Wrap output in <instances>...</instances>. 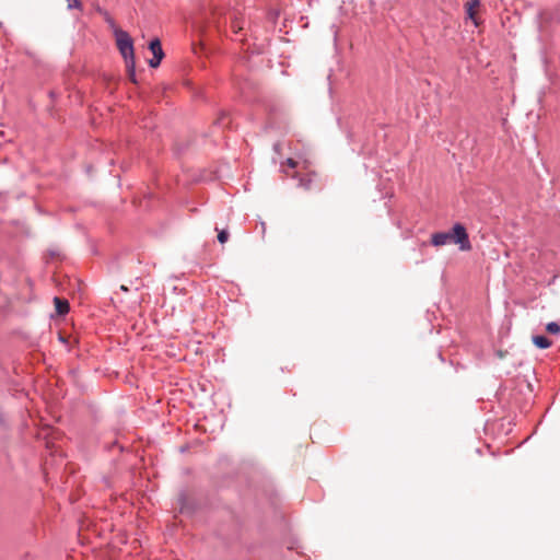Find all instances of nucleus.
<instances>
[{
    "instance_id": "7",
    "label": "nucleus",
    "mask_w": 560,
    "mask_h": 560,
    "mask_svg": "<svg viewBox=\"0 0 560 560\" xmlns=\"http://www.w3.org/2000/svg\"><path fill=\"white\" fill-rule=\"evenodd\" d=\"M533 342L536 347L540 349H547L551 346V341L545 336H534Z\"/></svg>"
},
{
    "instance_id": "5",
    "label": "nucleus",
    "mask_w": 560,
    "mask_h": 560,
    "mask_svg": "<svg viewBox=\"0 0 560 560\" xmlns=\"http://www.w3.org/2000/svg\"><path fill=\"white\" fill-rule=\"evenodd\" d=\"M451 233H435L432 235L431 242L434 246H443L451 242Z\"/></svg>"
},
{
    "instance_id": "1",
    "label": "nucleus",
    "mask_w": 560,
    "mask_h": 560,
    "mask_svg": "<svg viewBox=\"0 0 560 560\" xmlns=\"http://www.w3.org/2000/svg\"><path fill=\"white\" fill-rule=\"evenodd\" d=\"M115 36H116L117 47L126 61L130 79L133 82H136V80H135V54H133L132 39L127 32L119 30V28L115 30Z\"/></svg>"
},
{
    "instance_id": "9",
    "label": "nucleus",
    "mask_w": 560,
    "mask_h": 560,
    "mask_svg": "<svg viewBox=\"0 0 560 560\" xmlns=\"http://www.w3.org/2000/svg\"><path fill=\"white\" fill-rule=\"evenodd\" d=\"M299 186L304 188L305 190H310L311 186H312V179L311 178L301 177L299 179Z\"/></svg>"
},
{
    "instance_id": "3",
    "label": "nucleus",
    "mask_w": 560,
    "mask_h": 560,
    "mask_svg": "<svg viewBox=\"0 0 560 560\" xmlns=\"http://www.w3.org/2000/svg\"><path fill=\"white\" fill-rule=\"evenodd\" d=\"M150 50L153 54V58L149 61V65L152 68H156L160 65L162 58L164 57V52L162 50L161 42L158 38L153 39L150 43Z\"/></svg>"
},
{
    "instance_id": "6",
    "label": "nucleus",
    "mask_w": 560,
    "mask_h": 560,
    "mask_svg": "<svg viewBox=\"0 0 560 560\" xmlns=\"http://www.w3.org/2000/svg\"><path fill=\"white\" fill-rule=\"evenodd\" d=\"M54 303L58 315H65L69 312V303L67 300L56 296Z\"/></svg>"
},
{
    "instance_id": "4",
    "label": "nucleus",
    "mask_w": 560,
    "mask_h": 560,
    "mask_svg": "<svg viewBox=\"0 0 560 560\" xmlns=\"http://www.w3.org/2000/svg\"><path fill=\"white\" fill-rule=\"evenodd\" d=\"M479 7H480L479 0H470V1L466 2V4H465L467 16L474 22V24L476 26L479 25V21L477 20V11H478Z\"/></svg>"
},
{
    "instance_id": "2",
    "label": "nucleus",
    "mask_w": 560,
    "mask_h": 560,
    "mask_svg": "<svg viewBox=\"0 0 560 560\" xmlns=\"http://www.w3.org/2000/svg\"><path fill=\"white\" fill-rule=\"evenodd\" d=\"M451 234V241H453L456 244H459V248L462 250H469L471 248L466 229L462 224H455L453 226V231Z\"/></svg>"
},
{
    "instance_id": "12",
    "label": "nucleus",
    "mask_w": 560,
    "mask_h": 560,
    "mask_svg": "<svg viewBox=\"0 0 560 560\" xmlns=\"http://www.w3.org/2000/svg\"><path fill=\"white\" fill-rule=\"evenodd\" d=\"M285 164L291 167V168H295L296 165H298V162L291 158H289L287 161H285Z\"/></svg>"
},
{
    "instance_id": "11",
    "label": "nucleus",
    "mask_w": 560,
    "mask_h": 560,
    "mask_svg": "<svg viewBox=\"0 0 560 560\" xmlns=\"http://www.w3.org/2000/svg\"><path fill=\"white\" fill-rule=\"evenodd\" d=\"M67 5L69 9H81L80 0H67Z\"/></svg>"
},
{
    "instance_id": "14",
    "label": "nucleus",
    "mask_w": 560,
    "mask_h": 560,
    "mask_svg": "<svg viewBox=\"0 0 560 560\" xmlns=\"http://www.w3.org/2000/svg\"><path fill=\"white\" fill-rule=\"evenodd\" d=\"M121 290L128 291V289L125 285H121Z\"/></svg>"
},
{
    "instance_id": "8",
    "label": "nucleus",
    "mask_w": 560,
    "mask_h": 560,
    "mask_svg": "<svg viewBox=\"0 0 560 560\" xmlns=\"http://www.w3.org/2000/svg\"><path fill=\"white\" fill-rule=\"evenodd\" d=\"M546 330L549 334L557 335L560 332V325L555 322L548 323L546 326Z\"/></svg>"
},
{
    "instance_id": "13",
    "label": "nucleus",
    "mask_w": 560,
    "mask_h": 560,
    "mask_svg": "<svg viewBox=\"0 0 560 560\" xmlns=\"http://www.w3.org/2000/svg\"><path fill=\"white\" fill-rule=\"evenodd\" d=\"M275 150H276L277 152L280 150V144H279V143L275 144Z\"/></svg>"
},
{
    "instance_id": "10",
    "label": "nucleus",
    "mask_w": 560,
    "mask_h": 560,
    "mask_svg": "<svg viewBox=\"0 0 560 560\" xmlns=\"http://www.w3.org/2000/svg\"><path fill=\"white\" fill-rule=\"evenodd\" d=\"M229 238V233L228 231L225 230H222L218 233V241L221 243V244H224Z\"/></svg>"
}]
</instances>
